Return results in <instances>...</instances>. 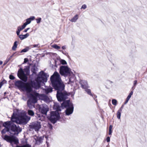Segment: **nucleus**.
Instances as JSON below:
<instances>
[{
    "instance_id": "nucleus-47",
    "label": "nucleus",
    "mask_w": 147,
    "mask_h": 147,
    "mask_svg": "<svg viewBox=\"0 0 147 147\" xmlns=\"http://www.w3.org/2000/svg\"><path fill=\"white\" fill-rule=\"evenodd\" d=\"M129 100L128 99H127L126 98V100L125 102V104H126L128 102Z\"/></svg>"
},
{
    "instance_id": "nucleus-9",
    "label": "nucleus",
    "mask_w": 147,
    "mask_h": 147,
    "mask_svg": "<svg viewBox=\"0 0 147 147\" xmlns=\"http://www.w3.org/2000/svg\"><path fill=\"white\" fill-rule=\"evenodd\" d=\"M60 118L59 115L57 111H52L49 119L53 123H55Z\"/></svg>"
},
{
    "instance_id": "nucleus-43",
    "label": "nucleus",
    "mask_w": 147,
    "mask_h": 147,
    "mask_svg": "<svg viewBox=\"0 0 147 147\" xmlns=\"http://www.w3.org/2000/svg\"><path fill=\"white\" fill-rule=\"evenodd\" d=\"M3 84V83L2 82H0V89L1 88Z\"/></svg>"
},
{
    "instance_id": "nucleus-38",
    "label": "nucleus",
    "mask_w": 147,
    "mask_h": 147,
    "mask_svg": "<svg viewBox=\"0 0 147 147\" xmlns=\"http://www.w3.org/2000/svg\"><path fill=\"white\" fill-rule=\"evenodd\" d=\"M30 28H26V29H25L23 31V32H27V31L29 30V29H30Z\"/></svg>"
},
{
    "instance_id": "nucleus-42",
    "label": "nucleus",
    "mask_w": 147,
    "mask_h": 147,
    "mask_svg": "<svg viewBox=\"0 0 147 147\" xmlns=\"http://www.w3.org/2000/svg\"><path fill=\"white\" fill-rule=\"evenodd\" d=\"M131 97V96L130 95H129H129L128 96L127 98V99H129V100L130 98Z\"/></svg>"
},
{
    "instance_id": "nucleus-16",
    "label": "nucleus",
    "mask_w": 147,
    "mask_h": 147,
    "mask_svg": "<svg viewBox=\"0 0 147 147\" xmlns=\"http://www.w3.org/2000/svg\"><path fill=\"white\" fill-rule=\"evenodd\" d=\"M80 84L82 87L84 89H86L88 87V85L86 81L82 80L80 81Z\"/></svg>"
},
{
    "instance_id": "nucleus-56",
    "label": "nucleus",
    "mask_w": 147,
    "mask_h": 147,
    "mask_svg": "<svg viewBox=\"0 0 147 147\" xmlns=\"http://www.w3.org/2000/svg\"><path fill=\"white\" fill-rule=\"evenodd\" d=\"M60 51L63 54H64V53H63V51Z\"/></svg>"
},
{
    "instance_id": "nucleus-25",
    "label": "nucleus",
    "mask_w": 147,
    "mask_h": 147,
    "mask_svg": "<svg viewBox=\"0 0 147 147\" xmlns=\"http://www.w3.org/2000/svg\"><path fill=\"white\" fill-rule=\"evenodd\" d=\"M85 89V91L88 94L92 96H93V95L91 93V90L90 89H87L86 88Z\"/></svg>"
},
{
    "instance_id": "nucleus-19",
    "label": "nucleus",
    "mask_w": 147,
    "mask_h": 147,
    "mask_svg": "<svg viewBox=\"0 0 147 147\" xmlns=\"http://www.w3.org/2000/svg\"><path fill=\"white\" fill-rule=\"evenodd\" d=\"M45 92L46 94L51 92L52 91V88L51 87H48L45 89Z\"/></svg>"
},
{
    "instance_id": "nucleus-7",
    "label": "nucleus",
    "mask_w": 147,
    "mask_h": 147,
    "mask_svg": "<svg viewBox=\"0 0 147 147\" xmlns=\"http://www.w3.org/2000/svg\"><path fill=\"white\" fill-rule=\"evenodd\" d=\"M15 85L23 91H26L27 92H30L32 89L30 83L29 82L24 83L21 81H18L15 82Z\"/></svg>"
},
{
    "instance_id": "nucleus-4",
    "label": "nucleus",
    "mask_w": 147,
    "mask_h": 147,
    "mask_svg": "<svg viewBox=\"0 0 147 147\" xmlns=\"http://www.w3.org/2000/svg\"><path fill=\"white\" fill-rule=\"evenodd\" d=\"M49 76V75L46 73H44L43 71H42L40 72L39 76L35 80V82L30 83L32 89V88L36 89H39L40 87L41 83L47 82V78Z\"/></svg>"
},
{
    "instance_id": "nucleus-36",
    "label": "nucleus",
    "mask_w": 147,
    "mask_h": 147,
    "mask_svg": "<svg viewBox=\"0 0 147 147\" xmlns=\"http://www.w3.org/2000/svg\"><path fill=\"white\" fill-rule=\"evenodd\" d=\"M20 31L19 30H17V31H16V33H17V35L19 36V35H20Z\"/></svg>"
},
{
    "instance_id": "nucleus-2",
    "label": "nucleus",
    "mask_w": 147,
    "mask_h": 147,
    "mask_svg": "<svg viewBox=\"0 0 147 147\" xmlns=\"http://www.w3.org/2000/svg\"><path fill=\"white\" fill-rule=\"evenodd\" d=\"M10 125L9 122V121L5 122L4 123L3 127H5V128L1 131V133L2 134V137L7 142H10L11 144L14 143L17 145L19 143V141L16 137L13 136H9L4 135L7 132L10 130Z\"/></svg>"
},
{
    "instance_id": "nucleus-27",
    "label": "nucleus",
    "mask_w": 147,
    "mask_h": 147,
    "mask_svg": "<svg viewBox=\"0 0 147 147\" xmlns=\"http://www.w3.org/2000/svg\"><path fill=\"white\" fill-rule=\"evenodd\" d=\"M16 147H31V146L29 144H26L22 146H17Z\"/></svg>"
},
{
    "instance_id": "nucleus-29",
    "label": "nucleus",
    "mask_w": 147,
    "mask_h": 147,
    "mask_svg": "<svg viewBox=\"0 0 147 147\" xmlns=\"http://www.w3.org/2000/svg\"><path fill=\"white\" fill-rule=\"evenodd\" d=\"M60 63L62 65H65L67 64L66 61L63 59H61L60 61Z\"/></svg>"
},
{
    "instance_id": "nucleus-40",
    "label": "nucleus",
    "mask_w": 147,
    "mask_h": 147,
    "mask_svg": "<svg viewBox=\"0 0 147 147\" xmlns=\"http://www.w3.org/2000/svg\"><path fill=\"white\" fill-rule=\"evenodd\" d=\"M28 61V59L27 58H25L24 59V62L25 63H26Z\"/></svg>"
},
{
    "instance_id": "nucleus-41",
    "label": "nucleus",
    "mask_w": 147,
    "mask_h": 147,
    "mask_svg": "<svg viewBox=\"0 0 147 147\" xmlns=\"http://www.w3.org/2000/svg\"><path fill=\"white\" fill-rule=\"evenodd\" d=\"M137 80H135L134 82V86H135L137 84Z\"/></svg>"
},
{
    "instance_id": "nucleus-44",
    "label": "nucleus",
    "mask_w": 147,
    "mask_h": 147,
    "mask_svg": "<svg viewBox=\"0 0 147 147\" xmlns=\"http://www.w3.org/2000/svg\"><path fill=\"white\" fill-rule=\"evenodd\" d=\"M62 49H66V46H63L62 47Z\"/></svg>"
},
{
    "instance_id": "nucleus-28",
    "label": "nucleus",
    "mask_w": 147,
    "mask_h": 147,
    "mask_svg": "<svg viewBox=\"0 0 147 147\" xmlns=\"http://www.w3.org/2000/svg\"><path fill=\"white\" fill-rule=\"evenodd\" d=\"M112 104L114 105H116L117 104V101L116 99H113L112 100Z\"/></svg>"
},
{
    "instance_id": "nucleus-20",
    "label": "nucleus",
    "mask_w": 147,
    "mask_h": 147,
    "mask_svg": "<svg viewBox=\"0 0 147 147\" xmlns=\"http://www.w3.org/2000/svg\"><path fill=\"white\" fill-rule=\"evenodd\" d=\"M18 43V42L17 41H15L14 43L12 49L13 51H15L16 48L17 47V43Z\"/></svg>"
},
{
    "instance_id": "nucleus-50",
    "label": "nucleus",
    "mask_w": 147,
    "mask_h": 147,
    "mask_svg": "<svg viewBox=\"0 0 147 147\" xmlns=\"http://www.w3.org/2000/svg\"><path fill=\"white\" fill-rule=\"evenodd\" d=\"M133 91H131V92H130V93L129 94L130 95H131H131L133 94Z\"/></svg>"
},
{
    "instance_id": "nucleus-23",
    "label": "nucleus",
    "mask_w": 147,
    "mask_h": 147,
    "mask_svg": "<svg viewBox=\"0 0 147 147\" xmlns=\"http://www.w3.org/2000/svg\"><path fill=\"white\" fill-rule=\"evenodd\" d=\"M26 26L23 24L22 26H19L18 27L17 30L21 31L22 30L24 29Z\"/></svg>"
},
{
    "instance_id": "nucleus-55",
    "label": "nucleus",
    "mask_w": 147,
    "mask_h": 147,
    "mask_svg": "<svg viewBox=\"0 0 147 147\" xmlns=\"http://www.w3.org/2000/svg\"><path fill=\"white\" fill-rule=\"evenodd\" d=\"M92 96L94 98H96L97 97V96L95 95H94V97L93 96Z\"/></svg>"
},
{
    "instance_id": "nucleus-6",
    "label": "nucleus",
    "mask_w": 147,
    "mask_h": 147,
    "mask_svg": "<svg viewBox=\"0 0 147 147\" xmlns=\"http://www.w3.org/2000/svg\"><path fill=\"white\" fill-rule=\"evenodd\" d=\"M30 117L26 115L18 116L13 113L11 119V121L20 124H25L30 120Z\"/></svg>"
},
{
    "instance_id": "nucleus-45",
    "label": "nucleus",
    "mask_w": 147,
    "mask_h": 147,
    "mask_svg": "<svg viewBox=\"0 0 147 147\" xmlns=\"http://www.w3.org/2000/svg\"><path fill=\"white\" fill-rule=\"evenodd\" d=\"M12 56H10L9 58H7V60H8V61H9L12 58Z\"/></svg>"
},
{
    "instance_id": "nucleus-18",
    "label": "nucleus",
    "mask_w": 147,
    "mask_h": 147,
    "mask_svg": "<svg viewBox=\"0 0 147 147\" xmlns=\"http://www.w3.org/2000/svg\"><path fill=\"white\" fill-rule=\"evenodd\" d=\"M78 19V15H76L74 17H73L70 21L72 22H75Z\"/></svg>"
},
{
    "instance_id": "nucleus-34",
    "label": "nucleus",
    "mask_w": 147,
    "mask_h": 147,
    "mask_svg": "<svg viewBox=\"0 0 147 147\" xmlns=\"http://www.w3.org/2000/svg\"><path fill=\"white\" fill-rule=\"evenodd\" d=\"M31 71L33 72V73H36V71L35 70L34 67L32 69Z\"/></svg>"
},
{
    "instance_id": "nucleus-53",
    "label": "nucleus",
    "mask_w": 147,
    "mask_h": 147,
    "mask_svg": "<svg viewBox=\"0 0 147 147\" xmlns=\"http://www.w3.org/2000/svg\"><path fill=\"white\" fill-rule=\"evenodd\" d=\"M123 105H122L121 107V108L120 109H121V111H122V109L123 108Z\"/></svg>"
},
{
    "instance_id": "nucleus-37",
    "label": "nucleus",
    "mask_w": 147,
    "mask_h": 147,
    "mask_svg": "<svg viewBox=\"0 0 147 147\" xmlns=\"http://www.w3.org/2000/svg\"><path fill=\"white\" fill-rule=\"evenodd\" d=\"M106 140H107V142H109L110 141V137H108L107 138Z\"/></svg>"
},
{
    "instance_id": "nucleus-15",
    "label": "nucleus",
    "mask_w": 147,
    "mask_h": 147,
    "mask_svg": "<svg viewBox=\"0 0 147 147\" xmlns=\"http://www.w3.org/2000/svg\"><path fill=\"white\" fill-rule=\"evenodd\" d=\"M35 17L34 16H32L30 17V18L27 19L26 20V22L24 24V25L26 27V26L30 24L31 21L35 19Z\"/></svg>"
},
{
    "instance_id": "nucleus-57",
    "label": "nucleus",
    "mask_w": 147,
    "mask_h": 147,
    "mask_svg": "<svg viewBox=\"0 0 147 147\" xmlns=\"http://www.w3.org/2000/svg\"><path fill=\"white\" fill-rule=\"evenodd\" d=\"M14 53L12 55H11V56H12V57H13V56L14 55Z\"/></svg>"
},
{
    "instance_id": "nucleus-22",
    "label": "nucleus",
    "mask_w": 147,
    "mask_h": 147,
    "mask_svg": "<svg viewBox=\"0 0 147 147\" xmlns=\"http://www.w3.org/2000/svg\"><path fill=\"white\" fill-rule=\"evenodd\" d=\"M121 109H119L118 111L117 114V118H118L119 119H120V117L121 115Z\"/></svg>"
},
{
    "instance_id": "nucleus-51",
    "label": "nucleus",
    "mask_w": 147,
    "mask_h": 147,
    "mask_svg": "<svg viewBox=\"0 0 147 147\" xmlns=\"http://www.w3.org/2000/svg\"><path fill=\"white\" fill-rule=\"evenodd\" d=\"M112 126L111 125H110L109 127V130H112Z\"/></svg>"
},
{
    "instance_id": "nucleus-54",
    "label": "nucleus",
    "mask_w": 147,
    "mask_h": 147,
    "mask_svg": "<svg viewBox=\"0 0 147 147\" xmlns=\"http://www.w3.org/2000/svg\"><path fill=\"white\" fill-rule=\"evenodd\" d=\"M3 63V61L0 60V65H1Z\"/></svg>"
},
{
    "instance_id": "nucleus-31",
    "label": "nucleus",
    "mask_w": 147,
    "mask_h": 147,
    "mask_svg": "<svg viewBox=\"0 0 147 147\" xmlns=\"http://www.w3.org/2000/svg\"><path fill=\"white\" fill-rule=\"evenodd\" d=\"M36 22L37 23H39L41 20V18H38L36 19Z\"/></svg>"
},
{
    "instance_id": "nucleus-14",
    "label": "nucleus",
    "mask_w": 147,
    "mask_h": 147,
    "mask_svg": "<svg viewBox=\"0 0 147 147\" xmlns=\"http://www.w3.org/2000/svg\"><path fill=\"white\" fill-rule=\"evenodd\" d=\"M34 138L35 140V144L37 145H39L42 143L43 139V138L41 136H34Z\"/></svg>"
},
{
    "instance_id": "nucleus-58",
    "label": "nucleus",
    "mask_w": 147,
    "mask_h": 147,
    "mask_svg": "<svg viewBox=\"0 0 147 147\" xmlns=\"http://www.w3.org/2000/svg\"><path fill=\"white\" fill-rule=\"evenodd\" d=\"M38 117H40V116H38Z\"/></svg>"
},
{
    "instance_id": "nucleus-11",
    "label": "nucleus",
    "mask_w": 147,
    "mask_h": 147,
    "mask_svg": "<svg viewBox=\"0 0 147 147\" xmlns=\"http://www.w3.org/2000/svg\"><path fill=\"white\" fill-rule=\"evenodd\" d=\"M41 127L40 122L35 121L30 124L29 128L30 129H34L36 131H38Z\"/></svg>"
},
{
    "instance_id": "nucleus-10",
    "label": "nucleus",
    "mask_w": 147,
    "mask_h": 147,
    "mask_svg": "<svg viewBox=\"0 0 147 147\" xmlns=\"http://www.w3.org/2000/svg\"><path fill=\"white\" fill-rule=\"evenodd\" d=\"M59 72L61 75L66 76L70 74V69L67 66L62 65L60 67Z\"/></svg>"
},
{
    "instance_id": "nucleus-5",
    "label": "nucleus",
    "mask_w": 147,
    "mask_h": 147,
    "mask_svg": "<svg viewBox=\"0 0 147 147\" xmlns=\"http://www.w3.org/2000/svg\"><path fill=\"white\" fill-rule=\"evenodd\" d=\"M54 108H56L57 111H61V107L62 109L66 108L65 111L66 115H69L71 114L73 111L74 107L72 103L69 100L64 101L61 104V107L59 105H54Z\"/></svg>"
},
{
    "instance_id": "nucleus-49",
    "label": "nucleus",
    "mask_w": 147,
    "mask_h": 147,
    "mask_svg": "<svg viewBox=\"0 0 147 147\" xmlns=\"http://www.w3.org/2000/svg\"><path fill=\"white\" fill-rule=\"evenodd\" d=\"M49 127L51 129H52L53 128V126L51 125L50 124L49 125Z\"/></svg>"
},
{
    "instance_id": "nucleus-1",
    "label": "nucleus",
    "mask_w": 147,
    "mask_h": 147,
    "mask_svg": "<svg viewBox=\"0 0 147 147\" xmlns=\"http://www.w3.org/2000/svg\"><path fill=\"white\" fill-rule=\"evenodd\" d=\"M50 80L53 86L57 90V97L59 101L65 100L68 95L65 92H63L65 88V85L62 81L59 74L55 72L50 78Z\"/></svg>"
},
{
    "instance_id": "nucleus-35",
    "label": "nucleus",
    "mask_w": 147,
    "mask_h": 147,
    "mask_svg": "<svg viewBox=\"0 0 147 147\" xmlns=\"http://www.w3.org/2000/svg\"><path fill=\"white\" fill-rule=\"evenodd\" d=\"M9 61H8V60H7V59H6L3 65H5L7 63L9 62Z\"/></svg>"
},
{
    "instance_id": "nucleus-33",
    "label": "nucleus",
    "mask_w": 147,
    "mask_h": 147,
    "mask_svg": "<svg viewBox=\"0 0 147 147\" xmlns=\"http://www.w3.org/2000/svg\"><path fill=\"white\" fill-rule=\"evenodd\" d=\"M86 7L87 6L86 5L84 4L82 6L81 9H85L86 8Z\"/></svg>"
},
{
    "instance_id": "nucleus-39",
    "label": "nucleus",
    "mask_w": 147,
    "mask_h": 147,
    "mask_svg": "<svg viewBox=\"0 0 147 147\" xmlns=\"http://www.w3.org/2000/svg\"><path fill=\"white\" fill-rule=\"evenodd\" d=\"M24 71H26L27 74H28V73L29 72V70L28 69H24Z\"/></svg>"
},
{
    "instance_id": "nucleus-24",
    "label": "nucleus",
    "mask_w": 147,
    "mask_h": 147,
    "mask_svg": "<svg viewBox=\"0 0 147 147\" xmlns=\"http://www.w3.org/2000/svg\"><path fill=\"white\" fill-rule=\"evenodd\" d=\"M28 115L32 116H34V112L32 110H28Z\"/></svg>"
},
{
    "instance_id": "nucleus-21",
    "label": "nucleus",
    "mask_w": 147,
    "mask_h": 147,
    "mask_svg": "<svg viewBox=\"0 0 147 147\" xmlns=\"http://www.w3.org/2000/svg\"><path fill=\"white\" fill-rule=\"evenodd\" d=\"M30 49V48L29 47H26L24 49H22V50L20 52L21 53H22L23 52H26L27 51H28Z\"/></svg>"
},
{
    "instance_id": "nucleus-17",
    "label": "nucleus",
    "mask_w": 147,
    "mask_h": 147,
    "mask_svg": "<svg viewBox=\"0 0 147 147\" xmlns=\"http://www.w3.org/2000/svg\"><path fill=\"white\" fill-rule=\"evenodd\" d=\"M29 36V34L28 33H27L24 35L21 34L19 35V37L20 39V40H23L28 37Z\"/></svg>"
},
{
    "instance_id": "nucleus-46",
    "label": "nucleus",
    "mask_w": 147,
    "mask_h": 147,
    "mask_svg": "<svg viewBox=\"0 0 147 147\" xmlns=\"http://www.w3.org/2000/svg\"><path fill=\"white\" fill-rule=\"evenodd\" d=\"M109 130V135H111V133L112 132V130Z\"/></svg>"
},
{
    "instance_id": "nucleus-32",
    "label": "nucleus",
    "mask_w": 147,
    "mask_h": 147,
    "mask_svg": "<svg viewBox=\"0 0 147 147\" xmlns=\"http://www.w3.org/2000/svg\"><path fill=\"white\" fill-rule=\"evenodd\" d=\"M9 78L11 80H14L15 78L14 77L11 75L9 76Z\"/></svg>"
},
{
    "instance_id": "nucleus-8",
    "label": "nucleus",
    "mask_w": 147,
    "mask_h": 147,
    "mask_svg": "<svg viewBox=\"0 0 147 147\" xmlns=\"http://www.w3.org/2000/svg\"><path fill=\"white\" fill-rule=\"evenodd\" d=\"M10 125L9 129L10 130V132L11 134L14 135H18L20 132L22 131V129L20 128L18 126L12 123L11 121H9Z\"/></svg>"
},
{
    "instance_id": "nucleus-12",
    "label": "nucleus",
    "mask_w": 147,
    "mask_h": 147,
    "mask_svg": "<svg viewBox=\"0 0 147 147\" xmlns=\"http://www.w3.org/2000/svg\"><path fill=\"white\" fill-rule=\"evenodd\" d=\"M18 77L24 82L27 80V78L24 73V71L22 68L19 70L18 73Z\"/></svg>"
},
{
    "instance_id": "nucleus-26",
    "label": "nucleus",
    "mask_w": 147,
    "mask_h": 147,
    "mask_svg": "<svg viewBox=\"0 0 147 147\" xmlns=\"http://www.w3.org/2000/svg\"><path fill=\"white\" fill-rule=\"evenodd\" d=\"M52 47L56 49H60V47L56 44H54L52 46Z\"/></svg>"
},
{
    "instance_id": "nucleus-13",
    "label": "nucleus",
    "mask_w": 147,
    "mask_h": 147,
    "mask_svg": "<svg viewBox=\"0 0 147 147\" xmlns=\"http://www.w3.org/2000/svg\"><path fill=\"white\" fill-rule=\"evenodd\" d=\"M39 110L42 113L46 115L49 111V108L46 104H42L40 106Z\"/></svg>"
},
{
    "instance_id": "nucleus-48",
    "label": "nucleus",
    "mask_w": 147,
    "mask_h": 147,
    "mask_svg": "<svg viewBox=\"0 0 147 147\" xmlns=\"http://www.w3.org/2000/svg\"><path fill=\"white\" fill-rule=\"evenodd\" d=\"M129 100L128 99H127L126 98V100L125 102V104H126L128 102Z\"/></svg>"
},
{
    "instance_id": "nucleus-30",
    "label": "nucleus",
    "mask_w": 147,
    "mask_h": 147,
    "mask_svg": "<svg viewBox=\"0 0 147 147\" xmlns=\"http://www.w3.org/2000/svg\"><path fill=\"white\" fill-rule=\"evenodd\" d=\"M31 46H32V48H39L40 47V45L39 44L36 45H31Z\"/></svg>"
},
{
    "instance_id": "nucleus-52",
    "label": "nucleus",
    "mask_w": 147,
    "mask_h": 147,
    "mask_svg": "<svg viewBox=\"0 0 147 147\" xmlns=\"http://www.w3.org/2000/svg\"><path fill=\"white\" fill-rule=\"evenodd\" d=\"M71 83H72V82L71 81V79H69V81L68 82V84H71Z\"/></svg>"
},
{
    "instance_id": "nucleus-3",
    "label": "nucleus",
    "mask_w": 147,
    "mask_h": 147,
    "mask_svg": "<svg viewBox=\"0 0 147 147\" xmlns=\"http://www.w3.org/2000/svg\"><path fill=\"white\" fill-rule=\"evenodd\" d=\"M28 97L29 98L27 101V105L30 108L32 107V104H34L37 102V98L38 97L47 102H49L50 101L49 98L46 95L43 94L40 95L36 92L30 93L28 96Z\"/></svg>"
}]
</instances>
